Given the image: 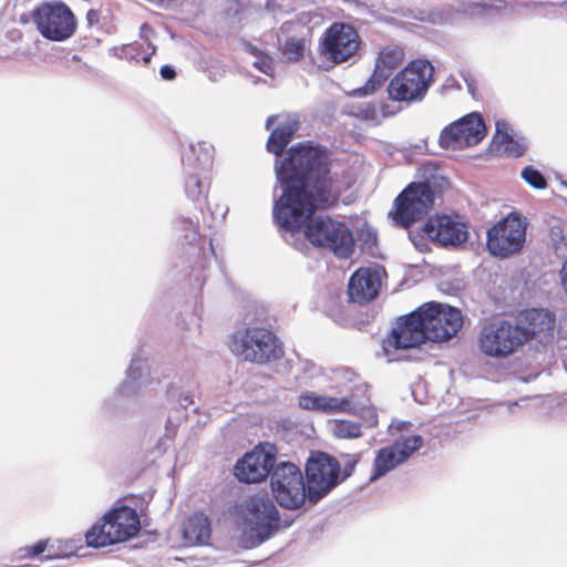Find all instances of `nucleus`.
<instances>
[{"label":"nucleus","mask_w":567,"mask_h":567,"mask_svg":"<svg viewBox=\"0 0 567 567\" xmlns=\"http://www.w3.org/2000/svg\"><path fill=\"white\" fill-rule=\"evenodd\" d=\"M185 223L186 224H189V226L194 227V235L195 236H198L199 235V231H198V223L194 224L189 218L185 219Z\"/></svg>","instance_id":"nucleus-46"},{"label":"nucleus","mask_w":567,"mask_h":567,"mask_svg":"<svg viewBox=\"0 0 567 567\" xmlns=\"http://www.w3.org/2000/svg\"><path fill=\"white\" fill-rule=\"evenodd\" d=\"M423 445V437L421 435H409L396 439L391 447L398 455L402 463L406 462L416 451Z\"/></svg>","instance_id":"nucleus-28"},{"label":"nucleus","mask_w":567,"mask_h":567,"mask_svg":"<svg viewBox=\"0 0 567 567\" xmlns=\"http://www.w3.org/2000/svg\"><path fill=\"white\" fill-rule=\"evenodd\" d=\"M32 20L41 35L51 41H64L76 30V19L61 1L42 2L32 11Z\"/></svg>","instance_id":"nucleus-9"},{"label":"nucleus","mask_w":567,"mask_h":567,"mask_svg":"<svg viewBox=\"0 0 567 567\" xmlns=\"http://www.w3.org/2000/svg\"><path fill=\"white\" fill-rule=\"evenodd\" d=\"M327 431L338 440H357L363 436L361 422L346 419L328 420Z\"/></svg>","instance_id":"nucleus-27"},{"label":"nucleus","mask_w":567,"mask_h":567,"mask_svg":"<svg viewBox=\"0 0 567 567\" xmlns=\"http://www.w3.org/2000/svg\"><path fill=\"white\" fill-rule=\"evenodd\" d=\"M492 148L501 155L519 157L525 153L527 144L524 138H516L513 134H508L504 140L498 141V143H492Z\"/></svg>","instance_id":"nucleus-29"},{"label":"nucleus","mask_w":567,"mask_h":567,"mask_svg":"<svg viewBox=\"0 0 567 567\" xmlns=\"http://www.w3.org/2000/svg\"><path fill=\"white\" fill-rule=\"evenodd\" d=\"M275 169L282 193L274 203V220L291 234L295 249L309 256L319 249V146L297 143Z\"/></svg>","instance_id":"nucleus-1"},{"label":"nucleus","mask_w":567,"mask_h":567,"mask_svg":"<svg viewBox=\"0 0 567 567\" xmlns=\"http://www.w3.org/2000/svg\"><path fill=\"white\" fill-rule=\"evenodd\" d=\"M141 530V520L136 511L121 505L106 512L85 533V543L92 548H102L124 543Z\"/></svg>","instance_id":"nucleus-3"},{"label":"nucleus","mask_w":567,"mask_h":567,"mask_svg":"<svg viewBox=\"0 0 567 567\" xmlns=\"http://www.w3.org/2000/svg\"><path fill=\"white\" fill-rule=\"evenodd\" d=\"M245 534L249 546L256 547L282 527L279 511L267 493H257L245 501Z\"/></svg>","instance_id":"nucleus-5"},{"label":"nucleus","mask_w":567,"mask_h":567,"mask_svg":"<svg viewBox=\"0 0 567 567\" xmlns=\"http://www.w3.org/2000/svg\"><path fill=\"white\" fill-rule=\"evenodd\" d=\"M349 114L365 120L373 121L375 118V110L369 103H360L359 105H353L348 111Z\"/></svg>","instance_id":"nucleus-36"},{"label":"nucleus","mask_w":567,"mask_h":567,"mask_svg":"<svg viewBox=\"0 0 567 567\" xmlns=\"http://www.w3.org/2000/svg\"><path fill=\"white\" fill-rule=\"evenodd\" d=\"M48 546V540H39L32 546H25L21 549V556L24 558H34L42 555Z\"/></svg>","instance_id":"nucleus-39"},{"label":"nucleus","mask_w":567,"mask_h":567,"mask_svg":"<svg viewBox=\"0 0 567 567\" xmlns=\"http://www.w3.org/2000/svg\"><path fill=\"white\" fill-rule=\"evenodd\" d=\"M403 464L391 445L377 451L369 482H375Z\"/></svg>","instance_id":"nucleus-25"},{"label":"nucleus","mask_w":567,"mask_h":567,"mask_svg":"<svg viewBox=\"0 0 567 567\" xmlns=\"http://www.w3.org/2000/svg\"><path fill=\"white\" fill-rule=\"evenodd\" d=\"M254 66L267 75H271L275 70L272 58L265 52L257 54Z\"/></svg>","instance_id":"nucleus-38"},{"label":"nucleus","mask_w":567,"mask_h":567,"mask_svg":"<svg viewBox=\"0 0 567 567\" xmlns=\"http://www.w3.org/2000/svg\"><path fill=\"white\" fill-rule=\"evenodd\" d=\"M299 405L306 410H318L319 396L309 393H303L299 396Z\"/></svg>","instance_id":"nucleus-40"},{"label":"nucleus","mask_w":567,"mask_h":567,"mask_svg":"<svg viewBox=\"0 0 567 567\" xmlns=\"http://www.w3.org/2000/svg\"><path fill=\"white\" fill-rule=\"evenodd\" d=\"M525 343L524 332L506 319L484 324L478 334V349L486 357L504 359L515 353Z\"/></svg>","instance_id":"nucleus-6"},{"label":"nucleus","mask_w":567,"mask_h":567,"mask_svg":"<svg viewBox=\"0 0 567 567\" xmlns=\"http://www.w3.org/2000/svg\"><path fill=\"white\" fill-rule=\"evenodd\" d=\"M411 425L410 422H405V421H398V422H392L389 426V431L392 433L393 430L398 431V432H403L404 430H406L409 426Z\"/></svg>","instance_id":"nucleus-44"},{"label":"nucleus","mask_w":567,"mask_h":567,"mask_svg":"<svg viewBox=\"0 0 567 567\" xmlns=\"http://www.w3.org/2000/svg\"><path fill=\"white\" fill-rule=\"evenodd\" d=\"M429 340L442 342L452 339L462 328L463 318L458 309L429 302L420 307Z\"/></svg>","instance_id":"nucleus-13"},{"label":"nucleus","mask_w":567,"mask_h":567,"mask_svg":"<svg viewBox=\"0 0 567 567\" xmlns=\"http://www.w3.org/2000/svg\"><path fill=\"white\" fill-rule=\"evenodd\" d=\"M434 204V193L426 183H411L395 199L389 215L395 225L410 227L427 214Z\"/></svg>","instance_id":"nucleus-10"},{"label":"nucleus","mask_w":567,"mask_h":567,"mask_svg":"<svg viewBox=\"0 0 567 567\" xmlns=\"http://www.w3.org/2000/svg\"><path fill=\"white\" fill-rule=\"evenodd\" d=\"M285 25L290 29V27L292 25L291 23H285Z\"/></svg>","instance_id":"nucleus-50"},{"label":"nucleus","mask_w":567,"mask_h":567,"mask_svg":"<svg viewBox=\"0 0 567 567\" xmlns=\"http://www.w3.org/2000/svg\"><path fill=\"white\" fill-rule=\"evenodd\" d=\"M513 130L511 128L509 124L505 121L498 120L496 121V133L493 136L492 143H498V141H502L507 136L508 134H512Z\"/></svg>","instance_id":"nucleus-41"},{"label":"nucleus","mask_w":567,"mask_h":567,"mask_svg":"<svg viewBox=\"0 0 567 567\" xmlns=\"http://www.w3.org/2000/svg\"><path fill=\"white\" fill-rule=\"evenodd\" d=\"M354 238L350 228L340 221L321 216V248H327L340 259H348L354 251Z\"/></svg>","instance_id":"nucleus-20"},{"label":"nucleus","mask_w":567,"mask_h":567,"mask_svg":"<svg viewBox=\"0 0 567 567\" xmlns=\"http://www.w3.org/2000/svg\"><path fill=\"white\" fill-rule=\"evenodd\" d=\"M341 458L343 460V467H341L338 458L321 452V498L352 476L361 455L344 453L341 454Z\"/></svg>","instance_id":"nucleus-18"},{"label":"nucleus","mask_w":567,"mask_h":567,"mask_svg":"<svg viewBox=\"0 0 567 567\" xmlns=\"http://www.w3.org/2000/svg\"><path fill=\"white\" fill-rule=\"evenodd\" d=\"M161 76L164 80L171 81L176 78V72L171 65H163L159 70Z\"/></svg>","instance_id":"nucleus-42"},{"label":"nucleus","mask_w":567,"mask_h":567,"mask_svg":"<svg viewBox=\"0 0 567 567\" xmlns=\"http://www.w3.org/2000/svg\"><path fill=\"white\" fill-rule=\"evenodd\" d=\"M450 19V17L444 16L441 12H432L430 13L427 20L432 23H443L446 22Z\"/></svg>","instance_id":"nucleus-43"},{"label":"nucleus","mask_w":567,"mask_h":567,"mask_svg":"<svg viewBox=\"0 0 567 567\" xmlns=\"http://www.w3.org/2000/svg\"><path fill=\"white\" fill-rule=\"evenodd\" d=\"M213 148L205 143L190 144L183 154V164L188 172L185 192L195 202L206 198L209 184L206 182L210 171Z\"/></svg>","instance_id":"nucleus-11"},{"label":"nucleus","mask_w":567,"mask_h":567,"mask_svg":"<svg viewBox=\"0 0 567 567\" xmlns=\"http://www.w3.org/2000/svg\"><path fill=\"white\" fill-rule=\"evenodd\" d=\"M540 6H543V4H542V3H536V2H533V3H523V4H522V7L527 8V9H530V8L536 9V8L540 7Z\"/></svg>","instance_id":"nucleus-48"},{"label":"nucleus","mask_w":567,"mask_h":567,"mask_svg":"<svg viewBox=\"0 0 567 567\" xmlns=\"http://www.w3.org/2000/svg\"><path fill=\"white\" fill-rule=\"evenodd\" d=\"M434 68L425 60L409 63L390 82L388 91L395 101L421 100L433 81Z\"/></svg>","instance_id":"nucleus-8"},{"label":"nucleus","mask_w":567,"mask_h":567,"mask_svg":"<svg viewBox=\"0 0 567 567\" xmlns=\"http://www.w3.org/2000/svg\"><path fill=\"white\" fill-rule=\"evenodd\" d=\"M522 178L532 187L536 189H544L547 186L546 179L543 174L532 166H526L522 173Z\"/></svg>","instance_id":"nucleus-34"},{"label":"nucleus","mask_w":567,"mask_h":567,"mask_svg":"<svg viewBox=\"0 0 567 567\" xmlns=\"http://www.w3.org/2000/svg\"><path fill=\"white\" fill-rule=\"evenodd\" d=\"M352 414L362 419V427L365 426L372 429L375 427L379 423L378 412L374 406H364L360 410L355 409V413Z\"/></svg>","instance_id":"nucleus-35"},{"label":"nucleus","mask_w":567,"mask_h":567,"mask_svg":"<svg viewBox=\"0 0 567 567\" xmlns=\"http://www.w3.org/2000/svg\"><path fill=\"white\" fill-rule=\"evenodd\" d=\"M302 4V0H268L267 9L274 17H280L298 10Z\"/></svg>","instance_id":"nucleus-32"},{"label":"nucleus","mask_w":567,"mask_h":567,"mask_svg":"<svg viewBox=\"0 0 567 567\" xmlns=\"http://www.w3.org/2000/svg\"><path fill=\"white\" fill-rule=\"evenodd\" d=\"M150 59H151L150 56H145L144 61L147 63L150 61Z\"/></svg>","instance_id":"nucleus-49"},{"label":"nucleus","mask_w":567,"mask_h":567,"mask_svg":"<svg viewBox=\"0 0 567 567\" xmlns=\"http://www.w3.org/2000/svg\"><path fill=\"white\" fill-rule=\"evenodd\" d=\"M423 233L432 241L444 246H460L468 238L467 225L458 215H436L424 224Z\"/></svg>","instance_id":"nucleus-15"},{"label":"nucleus","mask_w":567,"mask_h":567,"mask_svg":"<svg viewBox=\"0 0 567 567\" xmlns=\"http://www.w3.org/2000/svg\"><path fill=\"white\" fill-rule=\"evenodd\" d=\"M549 237L557 255H564V244L567 238L564 225L558 219L550 223Z\"/></svg>","instance_id":"nucleus-33"},{"label":"nucleus","mask_w":567,"mask_h":567,"mask_svg":"<svg viewBox=\"0 0 567 567\" xmlns=\"http://www.w3.org/2000/svg\"><path fill=\"white\" fill-rule=\"evenodd\" d=\"M276 456L258 445L246 453L235 465V475L240 482L259 483L271 476Z\"/></svg>","instance_id":"nucleus-17"},{"label":"nucleus","mask_w":567,"mask_h":567,"mask_svg":"<svg viewBox=\"0 0 567 567\" xmlns=\"http://www.w3.org/2000/svg\"><path fill=\"white\" fill-rule=\"evenodd\" d=\"M320 68L322 69L323 68V64H320ZM329 66H324L326 70H328Z\"/></svg>","instance_id":"nucleus-51"},{"label":"nucleus","mask_w":567,"mask_h":567,"mask_svg":"<svg viewBox=\"0 0 567 567\" xmlns=\"http://www.w3.org/2000/svg\"><path fill=\"white\" fill-rule=\"evenodd\" d=\"M305 50L306 43L302 38L290 37L284 43L281 54L287 62H297L303 56Z\"/></svg>","instance_id":"nucleus-31"},{"label":"nucleus","mask_w":567,"mask_h":567,"mask_svg":"<svg viewBox=\"0 0 567 567\" xmlns=\"http://www.w3.org/2000/svg\"><path fill=\"white\" fill-rule=\"evenodd\" d=\"M359 35L349 24L334 23L323 38L324 55L332 63L348 60L359 48Z\"/></svg>","instance_id":"nucleus-16"},{"label":"nucleus","mask_w":567,"mask_h":567,"mask_svg":"<svg viewBox=\"0 0 567 567\" xmlns=\"http://www.w3.org/2000/svg\"><path fill=\"white\" fill-rule=\"evenodd\" d=\"M306 474L309 486L306 488L302 473L298 466L290 462L278 464L270 476L272 494L281 507L288 509L299 508L309 499L313 505L319 502V451L311 452L307 465Z\"/></svg>","instance_id":"nucleus-2"},{"label":"nucleus","mask_w":567,"mask_h":567,"mask_svg":"<svg viewBox=\"0 0 567 567\" xmlns=\"http://www.w3.org/2000/svg\"><path fill=\"white\" fill-rule=\"evenodd\" d=\"M404 59V52L399 47L389 45L380 50L375 59L374 71L364 86L352 91V95L367 96L374 93L388 80L392 71Z\"/></svg>","instance_id":"nucleus-19"},{"label":"nucleus","mask_w":567,"mask_h":567,"mask_svg":"<svg viewBox=\"0 0 567 567\" xmlns=\"http://www.w3.org/2000/svg\"><path fill=\"white\" fill-rule=\"evenodd\" d=\"M525 334V342L539 334H551L555 327V316L545 309H528L520 313L515 323Z\"/></svg>","instance_id":"nucleus-23"},{"label":"nucleus","mask_w":567,"mask_h":567,"mask_svg":"<svg viewBox=\"0 0 567 567\" xmlns=\"http://www.w3.org/2000/svg\"><path fill=\"white\" fill-rule=\"evenodd\" d=\"M210 535V522L204 513H194L183 523V537L189 545L206 544Z\"/></svg>","instance_id":"nucleus-24"},{"label":"nucleus","mask_w":567,"mask_h":567,"mask_svg":"<svg viewBox=\"0 0 567 567\" xmlns=\"http://www.w3.org/2000/svg\"><path fill=\"white\" fill-rule=\"evenodd\" d=\"M326 154L321 148V210L333 206L339 198L342 186L330 175V169L326 167Z\"/></svg>","instance_id":"nucleus-26"},{"label":"nucleus","mask_w":567,"mask_h":567,"mask_svg":"<svg viewBox=\"0 0 567 567\" xmlns=\"http://www.w3.org/2000/svg\"><path fill=\"white\" fill-rule=\"evenodd\" d=\"M527 219L512 212L487 230V249L491 255L508 258L518 254L526 241Z\"/></svg>","instance_id":"nucleus-7"},{"label":"nucleus","mask_w":567,"mask_h":567,"mask_svg":"<svg viewBox=\"0 0 567 567\" xmlns=\"http://www.w3.org/2000/svg\"><path fill=\"white\" fill-rule=\"evenodd\" d=\"M230 350L245 361L265 364L280 359L284 348L277 336L262 327H248L233 334Z\"/></svg>","instance_id":"nucleus-4"},{"label":"nucleus","mask_w":567,"mask_h":567,"mask_svg":"<svg viewBox=\"0 0 567 567\" xmlns=\"http://www.w3.org/2000/svg\"><path fill=\"white\" fill-rule=\"evenodd\" d=\"M485 135L483 118L472 113L446 126L440 134V145L446 150H464L481 143Z\"/></svg>","instance_id":"nucleus-14"},{"label":"nucleus","mask_w":567,"mask_h":567,"mask_svg":"<svg viewBox=\"0 0 567 567\" xmlns=\"http://www.w3.org/2000/svg\"><path fill=\"white\" fill-rule=\"evenodd\" d=\"M359 239L362 241L363 246L371 250L375 245L378 240V234L377 230L368 225H364L359 230Z\"/></svg>","instance_id":"nucleus-37"},{"label":"nucleus","mask_w":567,"mask_h":567,"mask_svg":"<svg viewBox=\"0 0 567 567\" xmlns=\"http://www.w3.org/2000/svg\"><path fill=\"white\" fill-rule=\"evenodd\" d=\"M275 123L276 126L272 128L267 141V151L276 156H280L299 130V121L291 114L271 115L267 118L266 128L270 130Z\"/></svg>","instance_id":"nucleus-22"},{"label":"nucleus","mask_w":567,"mask_h":567,"mask_svg":"<svg viewBox=\"0 0 567 567\" xmlns=\"http://www.w3.org/2000/svg\"><path fill=\"white\" fill-rule=\"evenodd\" d=\"M425 340H429V334L419 308L398 321L392 333L382 343V355L388 362L394 361L396 358L392 357V351L415 348Z\"/></svg>","instance_id":"nucleus-12"},{"label":"nucleus","mask_w":567,"mask_h":567,"mask_svg":"<svg viewBox=\"0 0 567 567\" xmlns=\"http://www.w3.org/2000/svg\"><path fill=\"white\" fill-rule=\"evenodd\" d=\"M560 279L561 285L567 293V260L564 262L563 268L560 270Z\"/></svg>","instance_id":"nucleus-45"},{"label":"nucleus","mask_w":567,"mask_h":567,"mask_svg":"<svg viewBox=\"0 0 567 567\" xmlns=\"http://www.w3.org/2000/svg\"><path fill=\"white\" fill-rule=\"evenodd\" d=\"M248 52L257 58V54H261L262 51L258 50L256 47L249 45Z\"/></svg>","instance_id":"nucleus-47"},{"label":"nucleus","mask_w":567,"mask_h":567,"mask_svg":"<svg viewBox=\"0 0 567 567\" xmlns=\"http://www.w3.org/2000/svg\"><path fill=\"white\" fill-rule=\"evenodd\" d=\"M384 276L385 271L380 266L358 269L348 284V293L351 301L364 303L375 299Z\"/></svg>","instance_id":"nucleus-21"},{"label":"nucleus","mask_w":567,"mask_h":567,"mask_svg":"<svg viewBox=\"0 0 567 567\" xmlns=\"http://www.w3.org/2000/svg\"><path fill=\"white\" fill-rule=\"evenodd\" d=\"M321 412L355 413V404L350 396L321 395Z\"/></svg>","instance_id":"nucleus-30"}]
</instances>
